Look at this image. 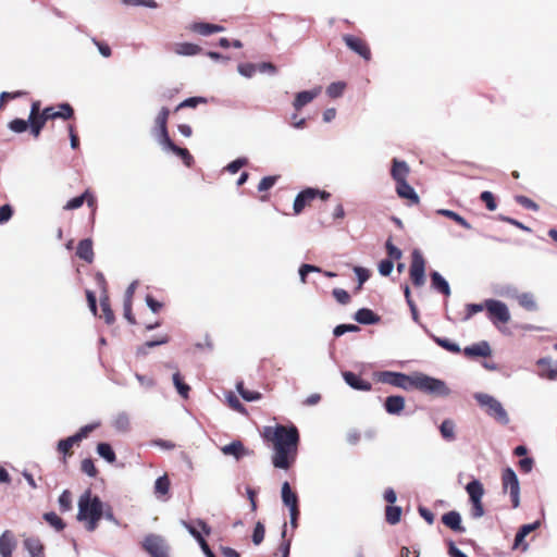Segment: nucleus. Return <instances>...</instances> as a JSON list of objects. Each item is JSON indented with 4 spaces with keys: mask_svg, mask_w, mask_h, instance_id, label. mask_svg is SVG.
Returning <instances> with one entry per match:
<instances>
[{
    "mask_svg": "<svg viewBox=\"0 0 557 557\" xmlns=\"http://www.w3.org/2000/svg\"><path fill=\"white\" fill-rule=\"evenodd\" d=\"M262 437L272 444L271 461L273 467L285 471L289 470L295 465L298 455L300 441L298 429L294 424L264 426Z\"/></svg>",
    "mask_w": 557,
    "mask_h": 557,
    "instance_id": "obj_1",
    "label": "nucleus"
},
{
    "mask_svg": "<svg viewBox=\"0 0 557 557\" xmlns=\"http://www.w3.org/2000/svg\"><path fill=\"white\" fill-rule=\"evenodd\" d=\"M103 516V503L98 496H92L87 490L78 500L77 520L85 522L88 532H94Z\"/></svg>",
    "mask_w": 557,
    "mask_h": 557,
    "instance_id": "obj_2",
    "label": "nucleus"
},
{
    "mask_svg": "<svg viewBox=\"0 0 557 557\" xmlns=\"http://www.w3.org/2000/svg\"><path fill=\"white\" fill-rule=\"evenodd\" d=\"M474 398L476 403L484 408L486 414L493 418L496 422L503 425H507L509 423V416L506 409L496 398L484 393L475 394Z\"/></svg>",
    "mask_w": 557,
    "mask_h": 557,
    "instance_id": "obj_3",
    "label": "nucleus"
},
{
    "mask_svg": "<svg viewBox=\"0 0 557 557\" xmlns=\"http://www.w3.org/2000/svg\"><path fill=\"white\" fill-rule=\"evenodd\" d=\"M485 311L492 324L502 330L511 319L507 305L496 299H485Z\"/></svg>",
    "mask_w": 557,
    "mask_h": 557,
    "instance_id": "obj_4",
    "label": "nucleus"
},
{
    "mask_svg": "<svg viewBox=\"0 0 557 557\" xmlns=\"http://www.w3.org/2000/svg\"><path fill=\"white\" fill-rule=\"evenodd\" d=\"M417 391L435 397L449 395V388L444 381L422 372H419Z\"/></svg>",
    "mask_w": 557,
    "mask_h": 557,
    "instance_id": "obj_5",
    "label": "nucleus"
},
{
    "mask_svg": "<svg viewBox=\"0 0 557 557\" xmlns=\"http://www.w3.org/2000/svg\"><path fill=\"white\" fill-rule=\"evenodd\" d=\"M466 491L471 503V516L475 519L481 518L485 512L482 504L483 484L479 480H472L466 485Z\"/></svg>",
    "mask_w": 557,
    "mask_h": 557,
    "instance_id": "obj_6",
    "label": "nucleus"
},
{
    "mask_svg": "<svg viewBox=\"0 0 557 557\" xmlns=\"http://www.w3.org/2000/svg\"><path fill=\"white\" fill-rule=\"evenodd\" d=\"M502 487L504 492L509 491L512 508L520 506V484L515 471L507 467L502 472Z\"/></svg>",
    "mask_w": 557,
    "mask_h": 557,
    "instance_id": "obj_7",
    "label": "nucleus"
},
{
    "mask_svg": "<svg viewBox=\"0 0 557 557\" xmlns=\"http://www.w3.org/2000/svg\"><path fill=\"white\" fill-rule=\"evenodd\" d=\"M409 275L416 287H421L425 283V259L419 249L411 253V263Z\"/></svg>",
    "mask_w": 557,
    "mask_h": 557,
    "instance_id": "obj_8",
    "label": "nucleus"
},
{
    "mask_svg": "<svg viewBox=\"0 0 557 557\" xmlns=\"http://www.w3.org/2000/svg\"><path fill=\"white\" fill-rule=\"evenodd\" d=\"M141 547L151 557H169L164 539L160 535H146L141 543Z\"/></svg>",
    "mask_w": 557,
    "mask_h": 557,
    "instance_id": "obj_9",
    "label": "nucleus"
},
{
    "mask_svg": "<svg viewBox=\"0 0 557 557\" xmlns=\"http://www.w3.org/2000/svg\"><path fill=\"white\" fill-rule=\"evenodd\" d=\"M169 115L170 110L163 107L154 119V135L161 146L171 140L168 132Z\"/></svg>",
    "mask_w": 557,
    "mask_h": 557,
    "instance_id": "obj_10",
    "label": "nucleus"
},
{
    "mask_svg": "<svg viewBox=\"0 0 557 557\" xmlns=\"http://www.w3.org/2000/svg\"><path fill=\"white\" fill-rule=\"evenodd\" d=\"M343 40L351 51L360 55L363 60H371V49L363 38L346 34L343 36Z\"/></svg>",
    "mask_w": 557,
    "mask_h": 557,
    "instance_id": "obj_11",
    "label": "nucleus"
},
{
    "mask_svg": "<svg viewBox=\"0 0 557 557\" xmlns=\"http://www.w3.org/2000/svg\"><path fill=\"white\" fill-rule=\"evenodd\" d=\"M319 189L308 187L301 190L295 198L294 201V213L300 214L304 209L308 206H311L312 201L318 198Z\"/></svg>",
    "mask_w": 557,
    "mask_h": 557,
    "instance_id": "obj_12",
    "label": "nucleus"
},
{
    "mask_svg": "<svg viewBox=\"0 0 557 557\" xmlns=\"http://www.w3.org/2000/svg\"><path fill=\"white\" fill-rule=\"evenodd\" d=\"M48 111V117L50 120L62 119V120H71L74 117V109L67 103H60L58 106H50L45 108Z\"/></svg>",
    "mask_w": 557,
    "mask_h": 557,
    "instance_id": "obj_13",
    "label": "nucleus"
},
{
    "mask_svg": "<svg viewBox=\"0 0 557 557\" xmlns=\"http://www.w3.org/2000/svg\"><path fill=\"white\" fill-rule=\"evenodd\" d=\"M541 527V521H535L533 523L523 524L518 530L515 542H513V548H521L522 550H527L528 544L524 542V539L533 531L537 530Z\"/></svg>",
    "mask_w": 557,
    "mask_h": 557,
    "instance_id": "obj_14",
    "label": "nucleus"
},
{
    "mask_svg": "<svg viewBox=\"0 0 557 557\" xmlns=\"http://www.w3.org/2000/svg\"><path fill=\"white\" fill-rule=\"evenodd\" d=\"M96 197L87 189L81 196L74 197L66 202L63 207L64 210H74L81 208L84 202H87L88 207L95 210L96 208Z\"/></svg>",
    "mask_w": 557,
    "mask_h": 557,
    "instance_id": "obj_15",
    "label": "nucleus"
},
{
    "mask_svg": "<svg viewBox=\"0 0 557 557\" xmlns=\"http://www.w3.org/2000/svg\"><path fill=\"white\" fill-rule=\"evenodd\" d=\"M442 522L457 533L466 532V528L461 523V516L458 511L451 510L442 516Z\"/></svg>",
    "mask_w": 557,
    "mask_h": 557,
    "instance_id": "obj_16",
    "label": "nucleus"
},
{
    "mask_svg": "<svg viewBox=\"0 0 557 557\" xmlns=\"http://www.w3.org/2000/svg\"><path fill=\"white\" fill-rule=\"evenodd\" d=\"M410 169L405 161H400L398 159H393L391 175L396 184L400 182H406L409 175Z\"/></svg>",
    "mask_w": 557,
    "mask_h": 557,
    "instance_id": "obj_17",
    "label": "nucleus"
},
{
    "mask_svg": "<svg viewBox=\"0 0 557 557\" xmlns=\"http://www.w3.org/2000/svg\"><path fill=\"white\" fill-rule=\"evenodd\" d=\"M343 377L345 382L354 389L368 392L372 388L370 382L362 380L354 372L345 371L343 372Z\"/></svg>",
    "mask_w": 557,
    "mask_h": 557,
    "instance_id": "obj_18",
    "label": "nucleus"
},
{
    "mask_svg": "<svg viewBox=\"0 0 557 557\" xmlns=\"http://www.w3.org/2000/svg\"><path fill=\"white\" fill-rule=\"evenodd\" d=\"M14 535L11 531L7 530L0 535V555L1 557H12L15 548Z\"/></svg>",
    "mask_w": 557,
    "mask_h": 557,
    "instance_id": "obj_19",
    "label": "nucleus"
},
{
    "mask_svg": "<svg viewBox=\"0 0 557 557\" xmlns=\"http://www.w3.org/2000/svg\"><path fill=\"white\" fill-rule=\"evenodd\" d=\"M188 29L202 35V36H209L214 33H220L224 30V27L218 24H211L206 22H196L188 26Z\"/></svg>",
    "mask_w": 557,
    "mask_h": 557,
    "instance_id": "obj_20",
    "label": "nucleus"
},
{
    "mask_svg": "<svg viewBox=\"0 0 557 557\" xmlns=\"http://www.w3.org/2000/svg\"><path fill=\"white\" fill-rule=\"evenodd\" d=\"M162 147L164 149H168L170 151H172L173 153H175L176 156H178L183 163L187 166V168H191L193 164H194V157L190 154V152L188 151V149L186 148H182V147H178L177 145H175L172 139L169 140L168 143H165L164 145H162Z\"/></svg>",
    "mask_w": 557,
    "mask_h": 557,
    "instance_id": "obj_21",
    "label": "nucleus"
},
{
    "mask_svg": "<svg viewBox=\"0 0 557 557\" xmlns=\"http://www.w3.org/2000/svg\"><path fill=\"white\" fill-rule=\"evenodd\" d=\"M23 545L30 557H45V546L39 537L29 536L24 539Z\"/></svg>",
    "mask_w": 557,
    "mask_h": 557,
    "instance_id": "obj_22",
    "label": "nucleus"
},
{
    "mask_svg": "<svg viewBox=\"0 0 557 557\" xmlns=\"http://www.w3.org/2000/svg\"><path fill=\"white\" fill-rule=\"evenodd\" d=\"M171 50L178 55H196L201 52V47L191 42H176L171 46Z\"/></svg>",
    "mask_w": 557,
    "mask_h": 557,
    "instance_id": "obj_23",
    "label": "nucleus"
},
{
    "mask_svg": "<svg viewBox=\"0 0 557 557\" xmlns=\"http://www.w3.org/2000/svg\"><path fill=\"white\" fill-rule=\"evenodd\" d=\"M384 408L389 414H399L405 408V398L399 395L386 397Z\"/></svg>",
    "mask_w": 557,
    "mask_h": 557,
    "instance_id": "obj_24",
    "label": "nucleus"
},
{
    "mask_svg": "<svg viewBox=\"0 0 557 557\" xmlns=\"http://www.w3.org/2000/svg\"><path fill=\"white\" fill-rule=\"evenodd\" d=\"M463 355L468 358L473 357H488L491 355V347L487 342H481L463 349Z\"/></svg>",
    "mask_w": 557,
    "mask_h": 557,
    "instance_id": "obj_25",
    "label": "nucleus"
},
{
    "mask_svg": "<svg viewBox=\"0 0 557 557\" xmlns=\"http://www.w3.org/2000/svg\"><path fill=\"white\" fill-rule=\"evenodd\" d=\"M396 193L400 198L408 199L411 205H418L420 202L419 196L407 181L396 184Z\"/></svg>",
    "mask_w": 557,
    "mask_h": 557,
    "instance_id": "obj_26",
    "label": "nucleus"
},
{
    "mask_svg": "<svg viewBox=\"0 0 557 557\" xmlns=\"http://www.w3.org/2000/svg\"><path fill=\"white\" fill-rule=\"evenodd\" d=\"M47 113L48 111L44 109L40 115H36L35 117H28L30 133L35 138H37L40 135V132L44 128L45 124L47 123V121L50 120Z\"/></svg>",
    "mask_w": 557,
    "mask_h": 557,
    "instance_id": "obj_27",
    "label": "nucleus"
},
{
    "mask_svg": "<svg viewBox=\"0 0 557 557\" xmlns=\"http://www.w3.org/2000/svg\"><path fill=\"white\" fill-rule=\"evenodd\" d=\"M76 255L86 262L91 263L95 256L91 239H82L78 243Z\"/></svg>",
    "mask_w": 557,
    "mask_h": 557,
    "instance_id": "obj_28",
    "label": "nucleus"
},
{
    "mask_svg": "<svg viewBox=\"0 0 557 557\" xmlns=\"http://www.w3.org/2000/svg\"><path fill=\"white\" fill-rule=\"evenodd\" d=\"M282 500L285 506L288 508L299 507L298 506V496L292 491V487L288 482H284L282 485Z\"/></svg>",
    "mask_w": 557,
    "mask_h": 557,
    "instance_id": "obj_29",
    "label": "nucleus"
},
{
    "mask_svg": "<svg viewBox=\"0 0 557 557\" xmlns=\"http://www.w3.org/2000/svg\"><path fill=\"white\" fill-rule=\"evenodd\" d=\"M355 320L360 324H374L380 321V317L371 309L361 308L355 313Z\"/></svg>",
    "mask_w": 557,
    "mask_h": 557,
    "instance_id": "obj_30",
    "label": "nucleus"
},
{
    "mask_svg": "<svg viewBox=\"0 0 557 557\" xmlns=\"http://www.w3.org/2000/svg\"><path fill=\"white\" fill-rule=\"evenodd\" d=\"M404 373L401 372H393V371H384L380 374V381L385 384H389L395 387L401 388L403 385Z\"/></svg>",
    "mask_w": 557,
    "mask_h": 557,
    "instance_id": "obj_31",
    "label": "nucleus"
},
{
    "mask_svg": "<svg viewBox=\"0 0 557 557\" xmlns=\"http://www.w3.org/2000/svg\"><path fill=\"white\" fill-rule=\"evenodd\" d=\"M222 451L224 455H232L236 459H239L244 455L248 454L247 449L245 448L240 441H234L228 445H225L224 447H222Z\"/></svg>",
    "mask_w": 557,
    "mask_h": 557,
    "instance_id": "obj_32",
    "label": "nucleus"
},
{
    "mask_svg": "<svg viewBox=\"0 0 557 557\" xmlns=\"http://www.w3.org/2000/svg\"><path fill=\"white\" fill-rule=\"evenodd\" d=\"M317 96L318 92L311 90L298 92L293 102L295 110L299 111L302 107L310 103Z\"/></svg>",
    "mask_w": 557,
    "mask_h": 557,
    "instance_id": "obj_33",
    "label": "nucleus"
},
{
    "mask_svg": "<svg viewBox=\"0 0 557 557\" xmlns=\"http://www.w3.org/2000/svg\"><path fill=\"white\" fill-rule=\"evenodd\" d=\"M431 283L432 287L448 296L450 294V288L447 281L436 271L431 273Z\"/></svg>",
    "mask_w": 557,
    "mask_h": 557,
    "instance_id": "obj_34",
    "label": "nucleus"
},
{
    "mask_svg": "<svg viewBox=\"0 0 557 557\" xmlns=\"http://www.w3.org/2000/svg\"><path fill=\"white\" fill-rule=\"evenodd\" d=\"M78 444L73 436H69L64 440H60L58 443V451L63 455V462H66V457L73 455V446Z\"/></svg>",
    "mask_w": 557,
    "mask_h": 557,
    "instance_id": "obj_35",
    "label": "nucleus"
},
{
    "mask_svg": "<svg viewBox=\"0 0 557 557\" xmlns=\"http://www.w3.org/2000/svg\"><path fill=\"white\" fill-rule=\"evenodd\" d=\"M437 214L446 216V218L455 221L458 225H460L461 227H463L466 230H471V224L463 216H461L460 214H458L457 212H455L453 210L440 209V210H437Z\"/></svg>",
    "mask_w": 557,
    "mask_h": 557,
    "instance_id": "obj_36",
    "label": "nucleus"
},
{
    "mask_svg": "<svg viewBox=\"0 0 557 557\" xmlns=\"http://www.w3.org/2000/svg\"><path fill=\"white\" fill-rule=\"evenodd\" d=\"M518 304L528 311H536L537 304L533 294L531 293H522L517 296Z\"/></svg>",
    "mask_w": 557,
    "mask_h": 557,
    "instance_id": "obj_37",
    "label": "nucleus"
},
{
    "mask_svg": "<svg viewBox=\"0 0 557 557\" xmlns=\"http://www.w3.org/2000/svg\"><path fill=\"white\" fill-rule=\"evenodd\" d=\"M189 533L197 540V542L199 543L203 554L207 556V557H215V555L213 554V552L211 550V548L209 547L207 541L203 539V536L201 535V533L199 531H197L194 527L189 525V524H186Z\"/></svg>",
    "mask_w": 557,
    "mask_h": 557,
    "instance_id": "obj_38",
    "label": "nucleus"
},
{
    "mask_svg": "<svg viewBox=\"0 0 557 557\" xmlns=\"http://www.w3.org/2000/svg\"><path fill=\"white\" fill-rule=\"evenodd\" d=\"M100 307L102 311V318L104 319L107 324H112L115 320L114 313L110 306V299L108 295H103L100 298Z\"/></svg>",
    "mask_w": 557,
    "mask_h": 557,
    "instance_id": "obj_39",
    "label": "nucleus"
},
{
    "mask_svg": "<svg viewBox=\"0 0 557 557\" xmlns=\"http://www.w3.org/2000/svg\"><path fill=\"white\" fill-rule=\"evenodd\" d=\"M97 453L110 463H113L116 460L115 453L108 443H99L97 445Z\"/></svg>",
    "mask_w": 557,
    "mask_h": 557,
    "instance_id": "obj_40",
    "label": "nucleus"
},
{
    "mask_svg": "<svg viewBox=\"0 0 557 557\" xmlns=\"http://www.w3.org/2000/svg\"><path fill=\"white\" fill-rule=\"evenodd\" d=\"M173 384L174 386L176 387L178 394L183 397V398H187L188 397V394H189V391H190V387L188 384H186L182 377V375L180 374V372H175L173 374Z\"/></svg>",
    "mask_w": 557,
    "mask_h": 557,
    "instance_id": "obj_41",
    "label": "nucleus"
},
{
    "mask_svg": "<svg viewBox=\"0 0 557 557\" xmlns=\"http://www.w3.org/2000/svg\"><path fill=\"white\" fill-rule=\"evenodd\" d=\"M440 432L445 440L454 441L456 437L455 423L449 419L444 420L440 426Z\"/></svg>",
    "mask_w": 557,
    "mask_h": 557,
    "instance_id": "obj_42",
    "label": "nucleus"
},
{
    "mask_svg": "<svg viewBox=\"0 0 557 557\" xmlns=\"http://www.w3.org/2000/svg\"><path fill=\"white\" fill-rule=\"evenodd\" d=\"M401 508L398 506H387L385 509V519L389 524H396L400 521Z\"/></svg>",
    "mask_w": 557,
    "mask_h": 557,
    "instance_id": "obj_43",
    "label": "nucleus"
},
{
    "mask_svg": "<svg viewBox=\"0 0 557 557\" xmlns=\"http://www.w3.org/2000/svg\"><path fill=\"white\" fill-rule=\"evenodd\" d=\"M171 482L166 474L158 478L154 483V492L158 495H166L170 491Z\"/></svg>",
    "mask_w": 557,
    "mask_h": 557,
    "instance_id": "obj_44",
    "label": "nucleus"
},
{
    "mask_svg": "<svg viewBox=\"0 0 557 557\" xmlns=\"http://www.w3.org/2000/svg\"><path fill=\"white\" fill-rule=\"evenodd\" d=\"M44 519L57 531H62L65 528L64 521L53 511L46 512Z\"/></svg>",
    "mask_w": 557,
    "mask_h": 557,
    "instance_id": "obj_45",
    "label": "nucleus"
},
{
    "mask_svg": "<svg viewBox=\"0 0 557 557\" xmlns=\"http://www.w3.org/2000/svg\"><path fill=\"white\" fill-rule=\"evenodd\" d=\"M418 379H419V372H413L411 374L404 373L401 389H405V391L416 389L417 391Z\"/></svg>",
    "mask_w": 557,
    "mask_h": 557,
    "instance_id": "obj_46",
    "label": "nucleus"
},
{
    "mask_svg": "<svg viewBox=\"0 0 557 557\" xmlns=\"http://www.w3.org/2000/svg\"><path fill=\"white\" fill-rule=\"evenodd\" d=\"M236 388H237L238 393L240 394V396L247 401H255V400H259L261 398V394L259 392L246 389L244 387L243 382L237 383Z\"/></svg>",
    "mask_w": 557,
    "mask_h": 557,
    "instance_id": "obj_47",
    "label": "nucleus"
},
{
    "mask_svg": "<svg viewBox=\"0 0 557 557\" xmlns=\"http://www.w3.org/2000/svg\"><path fill=\"white\" fill-rule=\"evenodd\" d=\"M433 339L440 347L446 349L449 352L459 354L461 351L460 347L457 344L450 342L448 338L434 336Z\"/></svg>",
    "mask_w": 557,
    "mask_h": 557,
    "instance_id": "obj_48",
    "label": "nucleus"
},
{
    "mask_svg": "<svg viewBox=\"0 0 557 557\" xmlns=\"http://www.w3.org/2000/svg\"><path fill=\"white\" fill-rule=\"evenodd\" d=\"M58 502L62 512L70 511L72 509V493L69 490H64L59 496Z\"/></svg>",
    "mask_w": 557,
    "mask_h": 557,
    "instance_id": "obj_49",
    "label": "nucleus"
},
{
    "mask_svg": "<svg viewBox=\"0 0 557 557\" xmlns=\"http://www.w3.org/2000/svg\"><path fill=\"white\" fill-rule=\"evenodd\" d=\"M82 472L86 473L90 478H95L98 474V469L96 468L92 459L86 458L82 460L81 463Z\"/></svg>",
    "mask_w": 557,
    "mask_h": 557,
    "instance_id": "obj_50",
    "label": "nucleus"
},
{
    "mask_svg": "<svg viewBox=\"0 0 557 557\" xmlns=\"http://www.w3.org/2000/svg\"><path fill=\"white\" fill-rule=\"evenodd\" d=\"M265 535V528L262 522L258 521L255 525L253 532H252V543L255 545H260Z\"/></svg>",
    "mask_w": 557,
    "mask_h": 557,
    "instance_id": "obj_51",
    "label": "nucleus"
},
{
    "mask_svg": "<svg viewBox=\"0 0 557 557\" xmlns=\"http://www.w3.org/2000/svg\"><path fill=\"white\" fill-rule=\"evenodd\" d=\"M206 101L202 97L187 98L175 108V112L184 108H196L199 103H205Z\"/></svg>",
    "mask_w": 557,
    "mask_h": 557,
    "instance_id": "obj_52",
    "label": "nucleus"
},
{
    "mask_svg": "<svg viewBox=\"0 0 557 557\" xmlns=\"http://www.w3.org/2000/svg\"><path fill=\"white\" fill-rule=\"evenodd\" d=\"M483 310H485V301L482 304H468L466 306V313L463 320L467 321L471 319L475 313H479Z\"/></svg>",
    "mask_w": 557,
    "mask_h": 557,
    "instance_id": "obj_53",
    "label": "nucleus"
},
{
    "mask_svg": "<svg viewBox=\"0 0 557 557\" xmlns=\"http://www.w3.org/2000/svg\"><path fill=\"white\" fill-rule=\"evenodd\" d=\"M29 122L23 119H14L9 123V128L14 133H23L28 128Z\"/></svg>",
    "mask_w": 557,
    "mask_h": 557,
    "instance_id": "obj_54",
    "label": "nucleus"
},
{
    "mask_svg": "<svg viewBox=\"0 0 557 557\" xmlns=\"http://www.w3.org/2000/svg\"><path fill=\"white\" fill-rule=\"evenodd\" d=\"M480 199L485 203V207L490 211H494L497 208L495 197L491 191H488V190L482 191L480 195Z\"/></svg>",
    "mask_w": 557,
    "mask_h": 557,
    "instance_id": "obj_55",
    "label": "nucleus"
},
{
    "mask_svg": "<svg viewBox=\"0 0 557 557\" xmlns=\"http://www.w3.org/2000/svg\"><path fill=\"white\" fill-rule=\"evenodd\" d=\"M515 199L519 205H521L525 209L533 211H537L540 209L539 205L527 196L518 195L515 197Z\"/></svg>",
    "mask_w": 557,
    "mask_h": 557,
    "instance_id": "obj_56",
    "label": "nucleus"
},
{
    "mask_svg": "<svg viewBox=\"0 0 557 557\" xmlns=\"http://www.w3.org/2000/svg\"><path fill=\"white\" fill-rule=\"evenodd\" d=\"M345 87H346L345 83H342V82L332 83L327 87L326 92L331 98H337V97L342 96Z\"/></svg>",
    "mask_w": 557,
    "mask_h": 557,
    "instance_id": "obj_57",
    "label": "nucleus"
},
{
    "mask_svg": "<svg viewBox=\"0 0 557 557\" xmlns=\"http://www.w3.org/2000/svg\"><path fill=\"white\" fill-rule=\"evenodd\" d=\"M286 532H287L286 523H284L283 528H282V539H283V542L281 543V545L278 547V550L281 552L282 557H288L289 556V550H290V541L289 540H285Z\"/></svg>",
    "mask_w": 557,
    "mask_h": 557,
    "instance_id": "obj_58",
    "label": "nucleus"
},
{
    "mask_svg": "<svg viewBox=\"0 0 557 557\" xmlns=\"http://www.w3.org/2000/svg\"><path fill=\"white\" fill-rule=\"evenodd\" d=\"M169 341H170V338L168 335H164L157 341H148L141 347L138 348V351L146 354L147 352L146 348H152V347H156L159 345H163V344H166Z\"/></svg>",
    "mask_w": 557,
    "mask_h": 557,
    "instance_id": "obj_59",
    "label": "nucleus"
},
{
    "mask_svg": "<svg viewBox=\"0 0 557 557\" xmlns=\"http://www.w3.org/2000/svg\"><path fill=\"white\" fill-rule=\"evenodd\" d=\"M360 327L355 324H339L334 329V335L336 337L344 335L347 332H358Z\"/></svg>",
    "mask_w": 557,
    "mask_h": 557,
    "instance_id": "obj_60",
    "label": "nucleus"
},
{
    "mask_svg": "<svg viewBox=\"0 0 557 557\" xmlns=\"http://www.w3.org/2000/svg\"><path fill=\"white\" fill-rule=\"evenodd\" d=\"M248 163V160L246 158H238L231 163L227 164L226 170L235 174L237 173L243 166H245Z\"/></svg>",
    "mask_w": 557,
    "mask_h": 557,
    "instance_id": "obj_61",
    "label": "nucleus"
},
{
    "mask_svg": "<svg viewBox=\"0 0 557 557\" xmlns=\"http://www.w3.org/2000/svg\"><path fill=\"white\" fill-rule=\"evenodd\" d=\"M385 247H386V250H387V255L389 257L391 260H398L401 258V250L399 248H397L396 246H394V244L392 243L391 239H388L385 244Z\"/></svg>",
    "mask_w": 557,
    "mask_h": 557,
    "instance_id": "obj_62",
    "label": "nucleus"
},
{
    "mask_svg": "<svg viewBox=\"0 0 557 557\" xmlns=\"http://www.w3.org/2000/svg\"><path fill=\"white\" fill-rule=\"evenodd\" d=\"M333 296L342 305H347L350 301V295L342 288H334Z\"/></svg>",
    "mask_w": 557,
    "mask_h": 557,
    "instance_id": "obj_63",
    "label": "nucleus"
},
{
    "mask_svg": "<svg viewBox=\"0 0 557 557\" xmlns=\"http://www.w3.org/2000/svg\"><path fill=\"white\" fill-rule=\"evenodd\" d=\"M275 182H276V176H265L260 181V183L258 185V190L267 191L274 186Z\"/></svg>",
    "mask_w": 557,
    "mask_h": 557,
    "instance_id": "obj_64",
    "label": "nucleus"
}]
</instances>
